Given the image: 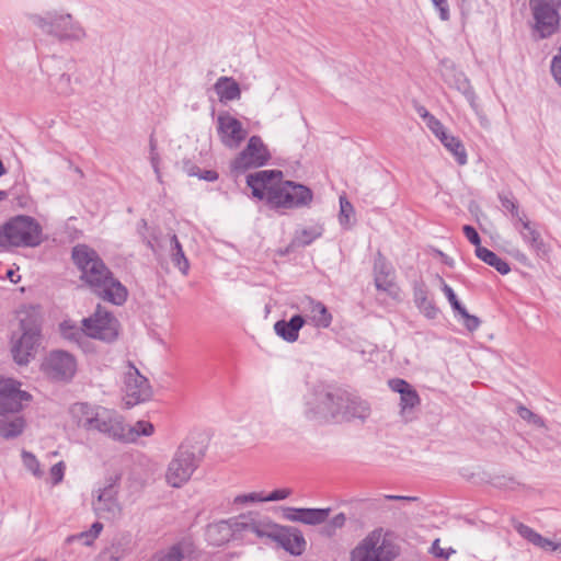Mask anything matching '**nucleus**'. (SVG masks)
<instances>
[{"label":"nucleus","mask_w":561,"mask_h":561,"mask_svg":"<svg viewBox=\"0 0 561 561\" xmlns=\"http://www.w3.org/2000/svg\"><path fill=\"white\" fill-rule=\"evenodd\" d=\"M72 423L88 432L98 433L119 444H136L140 437L154 434V425L145 420L128 423L116 410L77 402L69 409Z\"/></svg>","instance_id":"f257e3e1"},{"label":"nucleus","mask_w":561,"mask_h":561,"mask_svg":"<svg viewBox=\"0 0 561 561\" xmlns=\"http://www.w3.org/2000/svg\"><path fill=\"white\" fill-rule=\"evenodd\" d=\"M252 196L265 201L271 209H293L308 206L313 197L311 190L293 181H284L279 170H261L247 176Z\"/></svg>","instance_id":"f03ea898"},{"label":"nucleus","mask_w":561,"mask_h":561,"mask_svg":"<svg viewBox=\"0 0 561 561\" xmlns=\"http://www.w3.org/2000/svg\"><path fill=\"white\" fill-rule=\"evenodd\" d=\"M71 257L81 272V279L93 294L116 306L126 301V287L113 276L95 250L78 244L73 247Z\"/></svg>","instance_id":"7ed1b4c3"},{"label":"nucleus","mask_w":561,"mask_h":561,"mask_svg":"<svg viewBox=\"0 0 561 561\" xmlns=\"http://www.w3.org/2000/svg\"><path fill=\"white\" fill-rule=\"evenodd\" d=\"M43 241V229L31 216L19 215L0 226V251L11 248H35Z\"/></svg>","instance_id":"20e7f679"},{"label":"nucleus","mask_w":561,"mask_h":561,"mask_svg":"<svg viewBox=\"0 0 561 561\" xmlns=\"http://www.w3.org/2000/svg\"><path fill=\"white\" fill-rule=\"evenodd\" d=\"M306 398V415L318 422H340L346 399L343 388H310Z\"/></svg>","instance_id":"39448f33"},{"label":"nucleus","mask_w":561,"mask_h":561,"mask_svg":"<svg viewBox=\"0 0 561 561\" xmlns=\"http://www.w3.org/2000/svg\"><path fill=\"white\" fill-rule=\"evenodd\" d=\"M400 547L383 528L369 531L351 551L350 561H394Z\"/></svg>","instance_id":"423d86ee"},{"label":"nucleus","mask_w":561,"mask_h":561,"mask_svg":"<svg viewBox=\"0 0 561 561\" xmlns=\"http://www.w3.org/2000/svg\"><path fill=\"white\" fill-rule=\"evenodd\" d=\"M121 474L107 479L106 484L92 493L91 507L101 519L116 520L123 514V505L118 499V484Z\"/></svg>","instance_id":"0eeeda50"},{"label":"nucleus","mask_w":561,"mask_h":561,"mask_svg":"<svg viewBox=\"0 0 561 561\" xmlns=\"http://www.w3.org/2000/svg\"><path fill=\"white\" fill-rule=\"evenodd\" d=\"M33 23L44 33L59 41H80L85 36L83 27L70 14L34 15Z\"/></svg>","instance_id":"6e6552de"},{"label":"nucleus","mask_w":561,"mask_h":561,"mask_svg":"<svg viewBox=\"0 0 561 561\" xmlns=\"http://www.w3.org/2000/svg\"><path fill=\"white\" fill-rule=\"evenodd\" d=\"M534 32L543 39L559 31L561 0H529Z\"/></svg>","instance_id":"1a4fd4ad"},{"label":"nucleus","mask_w":561,"mask_h":561,"mask_svg":"<svg viewBox=\"0 0 561 561\" xmlns=\"http://www.w3.org/2000/svg\"><path fill=\"white\" fill-rule=\"evenodd\" d=\"M87 336L111 343L119 333L118 320L100 305L95 311L82 320Z\"/></svg>","instance_id":"9d476101"},{"label":"nucleus","mask_w":561,"mask_h":561,"mask_svg":"<svg viewBox=\"0 0 561 561\" xmlns=\"http://www.w3.org/2000/svg\"><path fill=\"white\" fill-rule=\"evenodd\" d=\"M21 337L12 346L13 359L19 365H26L34 358L41 343V329L32 319H21Z\"/></svg>","instance_id":"9b49d317"},{"label":"nucleus","mask_w":561,"mask_h":561,"mask_svg":"<svg viewBox=\"0 0 561 561\" xmlns=\"http://www.w3.org/2000/svg\"><path fill=\"white\" fill-rule=\"evenodd\" d=\"M271 159V153L260 136L250 137L245 148L231 161L230 169L236 174H241L249 169L265 165Z\"/></svg>","instance_id":"f8f14e48"},{"label":"nucleus","mask_w":561,"mask_h":561,"mask_svg":"<svg viewBox=\"0 0 561 561\" xmlns=\"http://www.w3.org/2000/svg\"><path fill=\"white\" fill-rule=\"evenodd\" d=\"M195 469V455L186 449H179L167 466L165 483L171 488H182L191 479Z\"/></svg>","instance_id":"ddd939ff"},{"label":"nucleus","mask_w":561,"mask_h":561,"mask_svg":"<svg viewBox=\"0 0 561 561\" xmlns=\"http://www.w3.org/2000/svg\"><path fill=\"white\" fill-rule=\"evenodd\" d=\"M45 373L55 380L69 381L77 371V360L66 351H51L43 363Z\"/></svg>","instance_id":"4468645a"},{"label":"nucleus","mask_w":561,"mask_h":561,"mask_svg":"<svg viewBox=\"0 0 561 561\" xmlns=\"http://www.w3.org/2000/svg\"><path fill=\"white\" fill-rule=\"evenodd\" d=\"M393 266L378 253L374 262V283L378 290L385 291L394 300L401 299V290L396 283Z\"/></svg>","instance_id":"2eb2a0df"},{"label":"nucleus","mask_w":561,"mask_h":561,"mask_svg":"<svg viewBox=\"0 0 561 561\" xmlns=\"http://www.w3.org/2000/svg\"><path fill=\"white\" fill-rule=\"evenodd\" d=\"M232 529L237 539L243 538L247 534H253L257 538H268L275 523L268 518H260L253 514H243L232 519Z\"/></svg>","instance_id":"dca6fc26"},{"label":"nucleus","mask_w":561,"mask_h":561,"mask_svg":"<svg viewBox=\"0 0 561 561\" xmlns=\"http://www.w3.org/2000/svg\"><path fill=\"white\" fill-rule=\"evenodd\" d=\"M217 124L221 142L230 149L238 148L247 137V130L243 128L241 122L229 113L219 114Z\"/></svg>","instance_id":"f3484780"},{"label":"nucleus","mask_w":561,"mask_h":561,"mask_svg":"<svg viewBox=\"0 0 561 561\" xmlns=\"http://www.w3.org/2000/svg\"><path fill=\"white\" fill-rule=\"evenodd\" d=\"M268 538L276 541L282 548L294 556H300L306 548V540L296 528L282 527L275 524V529L271 530Z\"/></svg>","instance_id":"a211bd4d"},{"label":"nucleus","mask_w":561,"mask_h":561,"mask_svg":"<svg viewBox=\"0 0 561 561\" xmlns=\"http://www.w3.org/2000/svg\"><path fill=\"white\" fill-rule=\"evenodd\" d=\"M331 508H296L283 507V517L289 522L301 523L309 526H318L327 522Z\"/></svg>","instance_id":"6ab92c4d"},{"label":"nucleus","mask_w":561,"mask_h":561,"mask_svg":"<svg viewBox=\"0 0 561 561\" xmlns=\"http://www.w3.org/2000/svg\"><path fill=\"white\" fill-rule=\"evenodd\" d=\"M523 241L536 252L538 256H546L549 252V247L543 241L540 232L535 225L527 218L519 224L518 229Z\"/></svg>","instance_id":"aec40b11"},{"label":"nucleus","mask_w":561,"mask_h":561,"mask_svg":"<svg viewBox=\"0 0 561 561\" xmlns=\"http://www.w3.org/2000/svg\"><path fill=\"white\" fill-rule=\"evenodd\" d=\"M31 394L20 388H0V414L16 412L23 402H28Z\"/></svg>","instance_id":"412c9836"},{"label":"nucleus","mask_w":561,"mask_h":561,"mask_svg":"<svg viewBox=\"0 0 561 561\" xmlns=\"http://www.w3.org/2000/svg\"><path fill=\"white\" fill-rule=\"evenodd\" d=\"M514 528L524 539L543 551H561V541L554 542L523 523H516Z\"/></svg>","instance_id":"4be33fe9"},{"label":"nucleus","mask_w":561,"mask_h":561,"mask_svg":"<svg viewBox=\"0 0 561 561\" xmlns=\"http://www.w3.org/2000/svg\"><path fill=\"white\" fill-rule=\"evenodd\" d=\"M214 91L216 92L219 102L224 104L240 100L241 98L240 85L232 77H219L214 84Z\"/></svg>","instance_id":"5701e85b"},{"label":"nucleus","mask_w":561,"mask_h":561,"mask_svg":"<svg viewBox=\"0 0 561 561\" xmlns=\"http://www.w3.org/2000/svg\"><path fill=\"white\" fill-rule=\"evenodd\" d=\"M413 298L415 306L427 319L433 320L437 318L439 309L434 301L428 298V291L424 283H414Z\"/></svg>","instance_id":"b1692460"},{"label":"nucleus","mask_w":561,"mask_h":561,"mask_svg":"<svg viewBox=\"0 0 561 561\" xmlns=\"http://www.w3.org/2000/svg\"><path fill=\"white\" fill-rule=\"evenodd\" d=\"M399 393L400 415L408 422L413 419L415 409L420 405L421 399L414 388H393Z\"/></svg>","instance_id":"393cba45"},{"label":"nucleus","mask_w":561,"mask_h":561,"mask_svg":"<svg viewBox=\"0 0 561 561\" xmlns=\"http://www.w3.org/2000/svg\"><path fill=\"white\" fill-rule=\"evenodd\" d=\"M305 319L300 314L293 316L289 321L279 320L274 324V330L278 336L286 342H296L299 336V330L305 324Z\"/></svg>","instance_id":"a878e982"},{"label":"nucleus","mask_w":561,"mask_h":561,"mask_svg":"<svg viewBox=\"0 0 561 561\" xmlns=\"http://www.w3.org/2000/svg\"><path fill=\"white\" fill-rule=\"evenodd\" d=\"M304 310L309 312V316L318 328H328L332 322V316L327 309V307L320 302L316 301L310 297H307L304 301Z\"/></svg>","instance_id":"bb28decb"},{"label":"nucleus","mask_w":561,"mask_h":561,"mask_svg":"<svg viewBox=\"0 0 561 561\" xmlns=\"http://www.w3.org/2000/svg\"><path fill=\"white\" fill-rule=\"evenodd\" d=\"M207 538L215 546H221L231 539H237L232 529V519L222 520L208 526Z\"/></svg>","instance_id":"cd10ccee"},{"label":"nucleus","mask_w":561,"mask_h":561,"mask_svg":"<svg viewBox=\"0 0 561 561\" xmlns=\"http://www.w3.org/2000/svg\"><path fill=\"white\" fill-rule=\"evenodd\" d=\"M346 399L347 401H345L344 407L342 408L340 421H351L354 419L364 421L368 417L370 408L366 402L362 400H350L347 396Z\"/></svg>","instance_id":"c85d7f7f"},{"label":"nucleus","mask_w":561,"mask_h":561,"mask_svg":"<svg viewBox=\"0 0 561 561\" xmlns=\"http://www.w3.org/2000/svg\"><path fill=\"white\" fill-rule=\"evenodd\" d=\"M499 199L504 211L511 215L514 227L518 229L519 224L527 219L526 214L519 209L517 201L511 193L508 195L500 193Z\"/></svg>","instance_id":"c756f323"},{"label":"nucleus","mask_w":561,"mask_h":561,"mask_svg":"<svg viewBox=\"0 0 561 561\" xmlns=\"http://www.w3.org/2000/svg\"><path fill=\"white\" fill-rule=\"evenodd\" d=\"M169 245L171 251V261L173 265L178 267L182 274L186 275L190 268V263L184 254L183 248L176 234L170 236Z\"/></svg>","instance_id":"7c9ffc66"},{"label":"nucleus","mask_w":561,"mask_h":561,"mask_svg":"<svg viewBox=\"0 0 561 561\" xmlns=\"http://www.w3.org/2000/svg\"><path fill=\"white\" fill-rule=\"evenodd\" d=\"M152 398L150 388H126L122 397L123 407L131 409L137 404L149 401Z\"/></svg>","instance_id":"2f4dec72"},{"label":"nucleus","mask_w":561,"mask_h":561,"mask_svg":"<svg viewBox=\"0 0 561 561\" xmlns=\"http://www.w3.org/2000/svg\"><path fill=\"white\" fill-rule=\"evenodd\" d=\"M476 255L486 263L488 265L494 267L500 274L506 275L510 273L511 267L508 263L501 257H499L493 251L486 248H478L476 249Z\"/></svg>","instance_id":"473e14b6"},{"label":"nucleus","mask_w":561,"mask_h":561,"mask_svg":"<svg viewBox=\"0 0 561 561\" xmlns=\"http://www.w3.org/2000/svg\"><path fill=\"white\" fill-rule=\"evenodd\" d=\"M191 552V543L182 541L172 546L168 551L154 556L152 561H182Z\"/></svg>","instance_id":"72a5a7b5"},{"label":"nucleus","mask_w":561,"mask_h":561,"mask_svg":"<svg viewBox=\"0 0 561 561\" xmlns=\"http://www.w3.org/2000/svg\"><path fill=\"white\" fill-rule=\"evenodd\" d=\"M444 147L455 157L460 165L467 163V152L461 140L453 135H447V139L440 141Z\"/></svg>","instance_id":"f704fd0d"},{"label":"nucleus","mask_w":561,"mask_h":561,"mask_svg":"<svg viewBox=\"0 0 561 561\" xmlns=\"http://www.w3.org/2000/svg\"><path fill=\"white\" fill-rule=\"evenodd\" d=\"M24 427L25 422L22 417H15L11 421L0 420V435L7 439L21 435Z\"/></svg>","instance_id":"c9c22d12"},{"label":"nucleus","mask_w":561,"mask_h":561,"mask_svg":"<svg viewBox=\"0 0 561 561\" xmlns=\"http://www.w3.org/2000/svg\"><path fill=\"white\" fill-rule=\"evenodd\" d=\"M60 332L61 335L71 342H75L77 344H81L83 340H87V334L84 332V327L82 328L77 327L75 323H71L70 321H64L60 323Z\"/></svg>","instance_id":"e433bc0d"},{"label":"nucleus","mask_w":561,"mask_h":561,"mask_svg":"<svg viewBox=\"0 0 561 561\" xmlns=\"http://www.w3.org/2000/svg\"><path fill=\"white\" fill-rule=\"evenodd\" d=\"M50 85L58 95L69 96L73 93L70 75L64 72L50 79Z\"/></svg>","instance_id":"4c0bfd02"},{"label":"nucleus","mask_w":561,"mask_h":561,"mask_svg":"<svg viewBox=\"0 0 561 561\" xmlns=\"http://www.w3.org/2000/svg\"><path fill=\"white\" fill-rule=\"evenodd\" d=\"M148 382V379L142 376L139 370L131 364L128 363L124 370V383L125 386H144Z\"/></svg>","instance_id":"58836bf2"},{"label":"nucleus","mask_w":561,"mask_h":561,"mask_svg":"<svg viewBox=\"0 0 561 561\" xmlns=\"http://www.w3.org/2000/svg\"><path fill=\"white\" fill-rule=\"evenodd\" d=\"M321 236V232L316 228L302 229L297 231L291 244L294 247H306L309 245L313 240Z\"/></svg>","instance_id":"ea45409f"},{"label":"nucleus","mask_w":561,"mask_h":561,"mask_svg":"<svg viewBox=\"0 0 561 561\" xmlns=\"http://www.w3.org/2000/svg\"><path fill=\"white\" fill-rule=\"evenodd\" d=\"M24 467L37 479L43 478L44 470L36 456L30 451L23 450L21 454Z\"/></svg>","instance_id":"a19ab883"},{"label":"nucleus","mask_w":561,"mask_h":561,"mask_svg":"<svg viewBox=\"0 0 561 561\" xmlns=\"http://www.w3.org/2000/svg\"><path fill=\"white\" fill-rule=\"evenodd\" d=\"M103 529V524L95 522L91 525L90 529L82 531L75 536V539L82 540L85 546H91L93 541L99 537Z\"/></svg>","instance_id":"79ce46f5"},{"label":"nucleus","mask_w":561,"mask_h":561,"mask_svg":"<svg viewBox=\"0 0 561 561\" xmlns=\"http://www.w3.org/2000/svg\"><path fill=\"white\" fill-rule=\"evenodd\" d=\"M345 524L346 515L344 513H339L322 528V533L325 536H333L336 530L343 528Z\"/></svg>","instance_id":"37998d69"},{"label":"nucleus","mask_w":561,"mask_h":561,"mask_svg":"<svg viewBox=\"0 0 561 561\" xmlns=\"http://www.w3.org/2000/svg\"><path fill=\"white\" fill-rule=\"evenodd\" d=\"M456 316L460 317L462 324L470 332L476 331L481 324L480 319L473 314H470L465 307L459 310Z\"/></svg>","instance_id":"c03bdc74"},{"label":"nucleus","mask_w":561,"mask_h":561,"mask_svg":"<svg viewBox=\"0 0 561 561\" xmlns=\"http://www.w3.org/2000/svg\"><path fill=\"white\" fill-rule=\"evenodd\" d=\"M517 414L529 424H533L536 427L542 428L546 426L545 421L537 414L533 413L526 407L519 405L517 408Z\"/></svg>","instance_id":"a18cd8bd"},{"label":"nucleus","mask_w":561,"mask_h":561,"mask_svg":"<svg viewBox=\"0 0 561 561\" xmlns=\"http://www.w3.org/2000/svg\"><path fill=\"white\" fill-rule=\"evenodd\" d=\"M456 88L466 95V98L470 101L471 104H473L474 91L470 85L469 80L462 72L458 73L456 78Z\"/></svg>","instance_id":"49530a36"},{"label":"nucleus","mask_w":561,"mask_h":561,"mask_svg":"<svg viewBox=\"0 0 561 561\" xmlns=\"http://www.w3.org/2000/svg\"><path fill=\"white\" fill-rule=\"evenodd\" d=\"M440 282H442V290L443 293L445 294L447 300L449 301L453 310L455 313H457L459 310H461L463 308V306L461 305V302L458 300L455 291L453 290V288L447 285L443 278H440Z\"/></svg>","instance_id":"de8ad7c7"},{"label":"nucleus","mask_w":561,"mask_h":561,"mask_svg":"<svg viewBox=\"0 0 561 561\" xmlns=\"http://www.w3.org/2000/svg\"><path fill=\"white\" fill-rule=\"evenodd\" d=\"M426 126L440 141L447 139L448 133L446 128L435 116L428 118Z\"/></svg>","instance_id":"09e8293b"},{"label":"nucleus","mask_w":561,"mask_h":561,"mask_svg":"<svg viewBox=\"0 0 561 561\" xmlns=\"http://www.w3.org/2000/svg\"><path fill=\"white\" fill-rule=\"evenodd\" d=\"M66 465L64 461H59L54 465L49 470V480L53 485H57L64 479Z\"/></svg>","instance_id":"8fccbe9b"},{"label":"nucleus","mask_w":561,"mask_h":561,"mask_svg":"<svg viewBox=\"0 0 561 561\" xmlns=\"http://www.w3.org/2000/svg\"><path fill=\"white\" fill-rule=\"evenodd\" d=\"M354 213L353 205L345 198H340V222L342 225L348 222L350 216Z\"/></svg>","instance_id":"3c124183"},{"label":"nucleus","mask_w":561,"mask_h":561,"mask_svg":"<svg viewBox=\"0 0 561 561\" xmlns=\"http://www.w3.org/2000/svg\"><path fill=\"white\" fill-rule=\"evenodd\" d=\"M462 231L466 238L469 240L471 244L476 247V249L482 248L480 236L474 227L466 225L463 226Z\"/></svg>","instance_id":"603ef678"},{"label":"nucleus","mask_w":561,"mask_h":561,"mask_svg":"<svg viewBox=\"0 0 561 561\" xmlns=\"http://www.w3.org/2000/svg\"><path fill=\"white\" fill-rule=\"evenodd\" d=\"M551 72H552L554 80L561 87V46H560L558 55H556L552 58Z\"/></svg>","instance_id":"864d4df0"},{"label":"nucleus","mask_w":561,"mask_h":561,"mask_svg":"<svg viewBox=\"0 0 561 561\" xmlns=\"http://www.w3.org/2000/svg\"><path fill=\"white\" fill-rule=\"evenodd\" d=\"M432 2L434 7L438 10L440 20L448 21L450 19V14L447 0H433Z\"/></svg>","instance_id":"5fc2aeb1"},{"label":"nucleus","mask_w":561,"mask_h":561,"mask_svg":"<svg viewBox=\"0 0 561 561\" xmlns=\"http://www.w3.org/2000/svg\"><path fill=\"white\" fill-rule=\"evenodd\" d=\"M291 494L290 489H278L264 496L265 502L280 501L287 499Z\"/></svg>","instance_id":"6e6d98bb"},{"label":"nucleus","mask_w":561,"mask_h":561,"mask_svg":"<svg viewBox=\"0 0 561 561\" xmlns=\"http://www.w3.org/2000/svg\"><path fill=\"white\" fill-rule=\"evenodd\" d=\"M236 503H248V502H265L264 496H261L259 493H249L243 495H238L234 500Z\"/></svg>","instance_id":"4d7b16f0"},{"label":"nucleus","mask_w":561,"mask_h":561,"mask_svg":"<svg viewBox=\"0 0 561 561\" xmlns=\"http://www.w3.org/2000/svg\"><path fill=\"white\" fill-rule=\"evenodd\" d=\"M190 175L198 176L202 180L214 182L218 179V173L214 170H204L201 173L190 172Z\"/></svg>","instance_id":"13d9d810"},{"label":"nucleus","mask_w":561,"mask_h":561,"mask_svg":"<svg viewBox=\"0 0 561 561\" xmlns=\"http://www.w3.org/2000/svg\"><path fill=\"white\" fill-rule=\"evenodd\" d=\"M123 557V551H119L116 548H112L103 553V558L105 561H121Z\"/></svg>","instance_id":"bf43d9fd"},{"label":"nucleus","mask_w":561,"mask_h":561,"mask_svg":"<svg viewBox=\"0 0 561 561\" xmlns=\"http://www.w3.org/2000/svg\"><path fill=\"white\" fill-rule=\"evenodd\" d=\"M151 167L157 175V180L161 182V173H160V156L158 152H152L149 157Z\"/></svg>","instance_id":"052dcab7"},{"label":"nucleus","mask_w":561,"mask_h":561,"mask_svg":"<svg viewBox=\"0 0 561 561\" xmlns=\"http://www.w3.org/2000/svg\"><path fill=\"white\" fill-rule=\"evenodd\" d=\"M432 552L434 553V556L436 557H439V558H444V559H448L449 556L451 553H454L455 551L454 550H449V551H445L443 548H440L439 546V540L436 539L432 546Z\"/></svg>","instance_id":"680f3d73"},{"label":"nucleus","mask_w":561,"mask_h":561,"mask_svg":"<svg viewBox=\"0 0 561 561\" xmlns=\"http://www.w3.org/2000/svg\"><path fill=\"white\" fill-rule=\"evenodd\" d=\"M383 499L388 500V501H400V502H412V501L416 500V497H414V496L390 495V494L383 495Z\"/></svg>","instance_id":"e2e57ef3"},{"label":"nucleus","mask_w":561,"mask_h":561,"mask_svg":"<svg viewBox=\"0 0 561 561\" xmlns=\"http://www.w3.org/2000/svg\"><path fill=\"white\" fill-rule=\"evenodd\" d=\"M146 245L154 253H159V249L161 248L160 243L157 241V238L146 239Z\"/></svg>","instance_id":"0e129e2a"},{"label":"nucleus","mask_w":561,"mask_h":561,"mask_svg":"<svg viewBox=\"0 0 561 561\" xmlns=\"http://www.w3.org/2000/svg\"><path fill=\"white\" fill-rule=\"evenodd\" d=\"M0 386H22V383L11 377L0 376Z\"/></svg>","instance_id":"69168bd1"},{"label":"nucleus","mask_w":561,"mask_h":561,"mask_svg":"<svg viewBox=\"0 0 561 561\" xmlns=\"http://www.w3.org/2000/svg\"><path fill=\"white\" fill-rule=\"evenodd\" d=\"M416 111L419 115L425 119L426 123L428 122V118L433 116L424 106H419Z\"/></svg>","instance_id":"338daca9"},{"label":"nucleus","mask_w":561,"mask_h":561,"mask_svg":"<svg viewBox=\"0 0 561 561\" xmlns=\"http://www.w3.org/2000/svg\"><path fill=\"white\" fill-rule=\"evenodd\" d=\"M7 277L12 282V283H18L21 278V276L13 270H8L7 272Z\"/></svg>","instance_id":"774afa93"}]
</instances>
